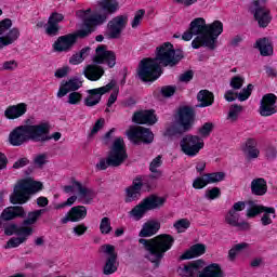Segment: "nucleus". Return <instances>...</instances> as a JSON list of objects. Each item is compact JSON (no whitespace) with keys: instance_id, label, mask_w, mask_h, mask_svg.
<instances>
[{"instance_id":"52","label":"nucleus","mask_w":277,"mask_h":277,"mask_svg":"<svg viewBox=\"0 0 277 277\" xmlns=\"http://www.w3.org/2000/svg\"><path fill=\"white\" fill-rule=\"evenodd\" d=\"M45 34L48 36H57V34H60V25L52 23H49L48 21V25L45 27Z\"/></svg>"},{"instance_id":"48","label":"nucleus","mask_w":277,"mask_h":277,"mask_svg":"<svg viewBox=\"0 0 277 277\" xmlns=\"http://www.w3.org/2000/svg\"><path fill=\"white\" fill-rule=\"evenodd\" d=\"M243 77L234 76L229 81V85L233 88V92H235V90H241V88H243Z\"/></svg>"},{"instance_id":"1","label":"nucleus","mask_w":277,"mask_h":277,"mask_svg":"<svg viewBox=\"0 0 277 277\" xmlns=\"http://www.w3.org/2000/svg\"><path fill=\"white\" fill-rule=\"evenodd\" d=\"M118 10H120V2L118 0L97 1L96 10L93 14L92 9L78 10L76 16L82 21L79 29L75 34L58 37L54 42V51L57 53L72 51V48L77 44V38L83 40L92 36L96 28L105 25V22L109 21Z\"/></svg>"},{"instance_id":"31","label":"nucleus","mask_w":277,"mask_h":277,"mask_svg":"<svg viewBox=\"0 0 277 277\" xmlns=\"http://www.w3.org/2000/svg\"><path fill=\"white\" fill-rule=\"evenodd\" d=\"M254 47L255 49H259L262 57H269V55H274V45H272V41H269L267 37L256 40Z\"/></svg>"},{"instance_id":"61","label":"nucleus","mask_w":277,"mask_h":277,"mask_svg":"<svg viewBox=\"0 0 277 277\" xmlns=\"http://www.w3.org/2000/svg\"><path fill=\"white\" fill-rule=\"evenodd\" d=\"M49 23H53L54 25H60L62 21H64V14L54 12L49 17Z\"/></svg>"},{"instance_id":"24","label":"nucleus","mask_w":277,"mask_h":277,"mask_svg":"<svg viewBox=\"0 0 277 277\" xmlns=\"http://www.w3.org/2000/svg\"><path fill=\"white\" fill-rule=\"evenodd\" d=\"M239 220H241V214H239V212H233L229 210L225 215V224H228V226H233L240 230H250V223Z\"/></svg>"},{"instance_id":"10","label":"nucleus","mask_w":277,"mask_h":277,"mask_svg":"<svg viewBox=\"0 0 277 277\" xmlns=\"http://www.w3.org/2000/svg\"><path fill=\"white\" fill-rule=\"evenodd\" d=\"M247 205L249 206V208L247 209V217H256V215H261V213H264L263 216L261 217L263 226H269L273 220L276 219L275 208L259 205V201L254 200L247 201Z\"/></svg>"},{"instance_id":"60","label":"nucleus","mask_w":277,"mask_h":277,"mask_svg":"<svg viewBox=\"0 0 277 277\" xmlns=\"http://www.w3.org/2000/svg\"><path fill=\"white\" fill-rule=\"evenodd\" d=\"M12 27V19L4 18L0 22V36H3Z\"/></svg>"},{"instance_id":"21","label":"nucleus","mask_w":277,"mask_h":277,"mask_svg":"<svg viewBox=\"0 0 277 277\" xmlns=\"http://www.w3.org/2000/svg\"><path fill=\"white\" fill-rule=\"evenodd\" d=\"M146 183L142 182V177H136L133 180L132 185L126 188V202H133L142 196V187Z\"/></svg>"},{"instance_id":"5","label":"nucleus","mask_w":277,"mask_h":277,"mask_svg":"<svg viewBox=\"0 0 277 277\" xmlns=\"http://www.w3.org/2000/svg\"><path fill=\"white\" fill-rule=\"evenodd\" d=\"M174 122L176 126L167 128L164 137H174L192 131L196 122V110L189 106H181L174 115Z\"/></svg>"},{"instance_id":"29","label":"nucleus","mask_w":277,"mask_h":277,"mask_svg":"<svg viewBox=\"0 0 277 277\" xmlns=\"http://www.w3.org/2000/svg\"><path fill=\"white\" fill-rule=\"evenodd\" d=\"M161 223L157 220H150L143 224V227L138 234V237H153L159 233Z\"/></svg>"},{"instance_id":"15","label":"nucleus","mask_w":277,"mask_h":277,"mask_svg":"<svg viewBox=\"0 0 277 277\" xmlns=\"http://www.w3.org/2000/svg\"><path fill=\"white\" fill-rule=\"evenodd\" d=\"M104 254H106V263L103 268V274L105 276H110V274H116L118 272V266H116V261H118V253L116 252V247L113 245L102 246Z\"/></svg>"},{"instance_id":"34","label":"nucleus","mask_w":277,"mask_h":277,"mask_svg":"<svg viewBox=\"0 0 277 277\" xmlns=\"http://www.w3.org/2000/svg\"><path fill=\"white\" fill-rule=\"evenodd\" d=\"M76 186V189L78 190L79 196L84 198V205H90L92 200L96 197V192L92 188H88L81 184V182H75L74 184Z\"/></svg>"},{"instance_id":"49","label":"nucleus","mask_w":277,"mask_h":277,"mask_svg":"<svg viewBox=\"0 0 277 277\" xmlns=\"http://www.w3.org/2000/svg\"><path fill=\"white\" fill-rule=\"evenodd\" d=\"M213 123L206 122L201 128L198 129L199 135H201V137H209V135H211L213 132Z\"/></svg>"},{"instance_id":"45","label":"nucleus","mask_w":277,"mask_h":277,"mask_svg":"<svg viewBox=\"0 0 277 277\" xmlns=\"http://www.w3.org/2000/svg\"><path fill=\"white\" fill-rule=\"evenodd\" d=\"M276 107L265 104V102H260V115L263 117L274 116L276 114Z\"/></svg>"},{"instance_id":"7","label":"nucleus","mask_w":277,"mask_h":277,"mask_svg":"<svg viewBox=\"0 0 277 277\" xmlns=\"http://www.w3.org/2000/svg\"><path fill=\"white\" fill-rule=\"evenodd\" d=\"M224 31V24L220 21H214L212 24H207L206 35L197 36L192 41L193 49H200V47H206L210 51H215L217 47V38L222 36Z\"/></svg>"},{"instance_id":"47","label":"nucleus","mask_w":277,"mask_h":277,"mask_svg":"<svg viewBox=\"0 0 277 277\" xmlns=\"http://www.w3.org/2000/svg\"><path fill=\"white\" fill-rule=\"evenodd\" d=\"M174 228L177 230V233H184L192 226V223L187 219H181L174 223Z\"/></svg>"},{"instance_id":"51","label":"nucleus","mask_w":277,"mask_h":277,"mask_svg":"<svg viewBox=\"0 0 277 277\" xmlns=\"http://www.w3.org/2000/svg\"><path fill=\"white\" fill-rule=\"evenodd\" d=\"M220 196H222V192L217 187L207 189L205 194V198H207L208 200H215V198H220Z\"/></svg>"},{"instance_id":"6","label":"nucleus","mask_w":277,"mask_h":277,"mask_svg":"<svg viewBox=\"0 0 277 277\" xmlns=\"http://www.w3.org/2000/svg\"><path fill=\"white\" fill-rule=\"evenodd\" d=\"M127 145L124 138L117 137L110 146L107 158H102L96 164L97 170H107L108 168H118L127 161Z\"/></svg>"},{"instance_id":"30","label":"nucleus","mask_w":277,"mask_h":277,"mask_svg":"<svg viewBox=\"0 0 277 277\" xmlns=\"http://www.w3.org/2000/svg\"><path fill=\"white\" fill-rule=\"evenodd\" d=\"M82 75H84L85 79H89V81H98V79L105 75V70L98 65H87Z\"/></svg>"},{"instance_id":"3","label":"nucleus","mask_w":277,"mask_h":277,"mask_svg":"<svg viewBox=\"0 0 277 277\" xmlns=\"http://www.w3.org/2000/svg\"><path fill=\"white\" fill-rule=\"evenodd\" d=\"M24 126L16 127L9 135V142L12 146H23L27 142H37L44 144L49 140L47 133H51V124L41 122L36 124L34 117L26 119Z\"/></svg>"},{"instance_id":"28","label":"nucleus","mask_w":277,"mask_h":277,"mask_svg":"<svg viewBox=\"0 0 277 277\" xmlns=\"http://www.w3.org/2000/svg\"><path fill=\"white\" fill-rule=\"evenodd\" d=\"M25 114H27V104L25 103L9 106L4 110V116L8 120H16V118H21V116H25Z\"/></svg>"},{"instance_id":"35","label":"nucleus","mask_w":277,"mask_h":277,"mask_svg":"<svg viewBox=\"0 0 277 277\" xmlns=\"http://www.w3.org/2000/svg\"><path fill=\"white\" fill-rule=\"evenodd\" d=\"M251 194L253 196H265L267 194V181L263 177L254 179L251 182Z\"/></svg>"},{"instance_id":"43","label":"nucleus","mask_w":277,"mask_h":277,"mask_svg":"<svg viewBox=\"0 0 277 277\" xmlns=\"http://www.w3.org/2000/svg\"><path fill=\"white\" fill-rule=\"evenodd\" d=\"M42 213H44V210H35L32 212L28 213V217L25 219L22 223L24 226H34L38 220H40Z\"/></svg>"},{"instance_id":"16","label":"nucleus","mask_w":277,"mask_h":277,"mask_svg":"<svg viewBox=\"0 0 277 277\" xmlns=\"http://www.w3.org/2000/svg\"><path fill=\"white\" fill-rule=\"evenodd\" d=\"M207 35V21L202 17L193 19L189 24V29L182 35V40L189 42L194 36Z\"/></svg>"},{"instance_id":"33","label":"nucleus","mask_w":277,"mask_h":277,"mask_svg":"<svg viewBox=\"0 0 277 277\" xmlns=\"http://www.w3.org/2000/svg\"><path fill=\"white\" fill-rule=\"evenodd\" d=\"M207 252V247L202 243H197L190 247L189 250L184 252L180 258L179 261H187L189 259H195V256H202Z\"/></svg>"},{"instance_id":"9","label":"nucleus","mask_w":277,"mask_h":277,"mask_svg":"<svg viewBox=\"0 0 277 277\" xmlns=\"http://www.w3.org/2000/svg\"><path fill=\"white\" fill-rule=\"evenodd\" d=\"M267 0H251L249 12L256 21L259 27L265 29L272 23V11L265 5Z\"/></svg>"},{"instance_id":"22","label":"nucleus","mask_w":277,"mask_h":277,"mask_svg":"<svg viewBox=\"0 0 277 277\" xmlns=\"http://www.w3.org/2000/svg\"><path fill=\"white\" fill-rule=\"evenodd\" d=\"M25 209L21 206L5 208L0 215V228L3 226V222L16 220V217H25Z\"/></svg>"},{"instance_id":"26","label":"nucleus","mask_w":277,"mask_h":277,"mask_svg":"<svg viewBox=\"0 0 277 277\" xmlns=\"http://www.w3.org/2000/svg\"><path fill=\"white\" fill-rule=\"evenodd\" d=\"M133 122H136V124H156L157 123V116L155 115V110H141L137 113H134Z\"/></svg>"},{"instance_id":"32","label":"nucleus","mask_w":277,"mask_h":277,"mask_svg":"<svg viewBox=\"0 0 277 277\" xmlns=\"http://www.w3.org/2000/svg\"><path fill=\"white\" fill-rule=\"evenodd\" d=\"M143 205H145L147 211H155V209H161L166 205V197L150 195L143 199Z\"/></svg>"},{"instance_id":"53","label":"nucleus","mask_w":277,"mask_h":277,"mask_svg":"<svg viewBox=\"0 0 277 277\" xmlns=\"http://www.w3.org/2000/svg\"><path fill=\"white\" fill-rule=\"evenodd\" d=\"M103 127H105V119L104 118L97 119L91 130V133L89 134V137L96 135V133H98L100 130L103 129Z\"/></svg>"},{"instance_id":"50","label":"nucleus","mask_w":277,"mask_h":277,"mask_svg":"<svg viewBox=\"0 0 277 277\" xmlns=\"http://www.w3.org/2000/svg\"><path fill=\"white\" fill-rule=\"evenodd\" d=\"M25 241H27L25 237H13L6 242L4 248H18V246L25 243Z\"/></svg>"},{"instance_id":"23","label":"nucleus","mask_w":277,"mask_h":277,"mask_svg":"<svg viewBox=\"0 0 277 277\" xmlns=\"http://www.w3.org/2000/svg\"><path fill=\"white\" fill-rule=\"evenodd\" d=\"M256 146H259V142H256V138L252 137L247 138V141L242 144L241 150L248 161H252V159H259L261 151Z\"/></svg>"},{"instance_id":"11","label":"nucleus","mask_w":277,"mask_h":277,"mask_svg":"<svg viewBox=\"0 0 277 277\" xmlns=\"http://www.w3.org/2000/svg\"><path fill=\"white\" fill-rule=\"evenodd\" d=\"M180 148L186 157H196L205 148V140L198 135L186 134L180 141Z\"/></svg>"},{"instance_id":"13","label":"nucleus","mask_w":277,"mask_h":277,"mask_svg":"<svg viewBox=\"0 0 277 277\" xmlns=\"http://www.w3.org/2000/svg\"><path fill=\"white\" fill-rule=\"evenodd\" d=\"M127 135L129 137V141L134 143L136 146H140V144H153L155 141V134H153V131L148 128L144 127H136L131 128Z\"/></svg>"},{"instance_id":"44","label":"nucleus","mask_w":277,"mask_h":277,"mask_svg":"<svg viewBox=\"0 0 277 277\" xmlns=\"http://www.w3.org/2000/svg\"><path fill=\"white\" fill-rule=\"evenodd\" d=\"M248 248V242H241L235 245L229 251H228V260L229 261H235L237 259V254L241 252V250H246Z\"/></svg>"},{"instance_id":"18","label":"nucleus","mask_w":277,"mask_h":277,"mask_svg":"<svg viewBox=\"0 0 277 277\" xmlns=\"http://www.w3.org/2000/svg\"><path fill=\"white\" fill-rule=\"evenodd\" d=\"M205 265L207 264L202 260L193 261L177 267L176 273L181 277H200Z\"/></svg>"},{"instance_id":"19","label":"nucleus","mask_w":277,"mask_h":277,"mask_svg":"<svg viewBox=\"0 0 277 277\" xmlns=\"http://www.w3.org/2000/svg\"><path fill=\"white\" fill-rule=\"evenodd\" d=\"M226 179V173L224 172H213V173H206L201 177L195 179L193 182V187L195 189H202L207 187V185L212 183H220Z\"/></svg>"},{"instance_id":"56","label":"nucleus","mask_w":277,"mask_h":277,"mask_svg":"<svg viewBox=\"0 0 277 277\" xmlns=\"http://www.w3.org/2000/svg\"><path fill=\"white\" fill-rule=\"evenodd\" d=\"M175 92H176V87H173V85H166V87H162L160 90V93L166 98H170V96H174Z\"/></svg>"},{"instance_id":"27","label":"nucleus","mask_w":277,"mask_h":277,"mask_svg":"<svg viewBox=\"0 0 277 277\" xmlns=\"http://www.w3.org/2000/svg\"><path fill=\"white\" fill-rule=\"evenodd\" d=\"M82 85H83V81H81V79H79L78 77H74L68 81H66L63 84V87L60 88L57 92V96L58 98H62L66 96L68 92H77V90H79V88H81Z\"/></svg>"},{"instance_id":"36","label":"nucleus","mask_w":277,"mask_h":277,"mask_svg":"<svg viewBox=\"0 0 277 277\" xmlns=\"http://www.w3.org/2000/svg\"><path fill=\"white\" fill-rule=\"evenodd\" d=\"M200 277H224V271L220 264L213 263L202 267Z\"/></svg>"},{"instance_id":"38","label":"nucleus","mask_w":277,"mask_h":277,"mask_svg":"<svg viewBox=\"0 0 277 277\" xmlns=\"http://www.w3.org/2000/svg\"><path fill=\"white\" fill-rule=\"evenodd\" d=\"M19 36H21V30H18V28H12L5 35V37H0V49H3V47H10V44H14V42H16Z\"/></svg>"},{"instance_id":"58","label":"nucleus","mask_w":277,"mask_h":277,"mask_svg":"<svg viewBox=\"0 0 277 277\" xmlns=\"http://www.w3.org/2000/svg\"><path fill=\"white\" fill-rule=\"evenodd\" d=\"M17 235H21L22 237H25V239H27V237H30V235H34V228L22 225L17 229Z\"/></svg>"},{"instance_id":"8","label":"nucleus","mask_w":277,"mask_h":277,"mask_svg":"<svg viewBox=\"0 0 277 277\" xmlns=\"http://www.w3.org/2000/svg\"><path fill=\"white\" fill-rule=\"evenodd\" d=\"M41 182H30L24 180L15 185L13 194L10 196V202L12 205H25V202L29 200L31 194H38V192H41Z\"/></svg>"},{"instance_id":"42","label":"nucleus","mask_w":277,"mask_h":277,"mask_svg":"<svg viewBox=\"0 0 277 277\" xmlns=\"http://www.w3.org/2000/svg\"><path fill=\"white\" fill-rule=\"evenodd\" d=\"M241 111H243V106L238 104H233L232 106H229L227 120H229V122H237L239 120V116L241 115Z\"/></svg>"},{"instance_id":"2","label":"nucleus","mask_w":277,"mask_h":277,"mask_svg":"<svg viewBox=\"0 0 277 277\" xmlns=\"http://www.w3.org/2000/svg\"><path fill=\"white\" fill-rule=\"evenodd\" d=\"M183 57V50H174L172 43L164 42L156 49L155 58H143L138 63L137 77L144 83L157 81L163 74L161 66L174 68Z\"/></svg>"},{"instance_id":"14","label":"nucleus","mask_w":277,"mask_h":277,"mask_svg":"<svg viewBox=\"0 0 277 277\" xmlns=\"http://www.w3.org/2000/svg\"><path fill=\"white\" fill-rule=\"evenodd\" d=\"M115 87L116 81L111 80L108 84L104 87L88 90L87 94L89 95L84 98L85 107H95V105H98V103H101V98H103V94L111 92Z\"/></svg>"},{"instance_id":"41","label":"nucleus","mask_w":277,"mask_h":277,"mask_svg":"<svg viewBox=\"0 0 277 277\" xmlns=\"http://www.w3.org/2000/svg\"><path fill=\"white\" fill-rule=\"evenodd\" d=\"M161 163H163L161 161V156L156 157L149 164V170L151 172V174L148 176V179H161L162 176V172L161 170L157 169V168H161Z\"/></svg>"},{"instance_id":"54","label":"nucleus","mask_w":277,"mask_h":277,"mask_svg":"<svg viewBox=\"0 0 277 277\" xmlns=\"http://www.w3.org/2000/svg\"><path fill=\"white\" fill-rule=\"evenodd\" d=\"M144 14H146V11L144 9H141L136 12L131 24L133 29L140 27V23L142 22V18H144Z\"/></svg>"},{"instance_id":"4","label":"nucleus","mask_w":277,"mask_h":277,"mask_svg":"<svg viewBox=\"0 0 277 277\" xmlns=\"http://www.w3.org/2000/svg\"><path fill=\"white\" fill-rule=\"evenodd\" d=\"M138 243H141L147 252L145 259L153 263L155 267H159L161 259L166 256V252L171 250L172 246H174V237L162 234L151 239L141 238L138 239Z\"/></svg>"},{"instance_id":"59","label":"nucleus","mask_w":277,"mask_h":277,"mask_svg":"<svg viewBox=\"0 0 277 277\" xmlns=\"http://www.w3.org/2000/svg\"><path fill=\"white\" fill-rule=\"evenodd\" d=\"M18 68V63L16 61H6L2 64L0 70H16Z\"/></svg>"},{"instance_id":"46","label":"nucleus","mask_w":277,"mask_h":277,"mask_svg":"<svg viewBox=\"0 0 277 277\" xmlns=\"http://www.w3.org/2000/svg\"><path fill=\"white\" fill-rule=\"evenodd\" d=\"M111 230V220H109V217L107 216L103 217L100 223V232L102 233V235H109Z\"/></svg>"},{"instance_id":"40","label":"nucleus","mask_w":277,"mask_h":277,"mask_svg":"<svg viewBox=\"0 0 277 277\" xmlns=\"http://www.w3.org/2000/svg\"><path fill=\"white\" fill-rule=\"evenodd\" d=\"M90 51H91L90 47L82 48L79 52H77L69 58V64H71L72 66H77L81 64L83 60H85V57L90 55Z\"/></svg>"},{"instance_id":"39","label":"nucleus","mask_w":277,"mask_h":277,"mask_svg":"<svg viewBox=\"0 0 277 277\" xmlns=\"http://www.w3.org/2000/svg\"><path fill=\"white\" fill-rule=\"evenodd\" d=\"M146 213H148V209L146 208V206L142 201L138 205H136L129 212V215H130V217H133V220H135V222H140V220H142V217H144V215H146Z\"/></svg>"},{"instance_id":"62","label":"nucleus","mask_w":277,"mask_h":277,"mask_svg":"<svg viewBox=\"0 0 277 277\" xmlns=\"http://www.w3.org/2000/svg\"><path fill=\"white\" fill-rule=\"evenodd\" d=\"M88 232V226H85V223H81L72 228L74 235H77V237H81V235H85Z\"/></svg>"},{"instance_id":"55","label":"nucleus","mask_w":277,"mask_h":277,"mask_svg":"<svg viewBox=\"0 0 277 277\" xmlns=\"http://www.w3.org/2000/svg\"><path fill=\"white\" fill-rule=\"evenodd\" d=\"M276 100H277V97L274 93H268L263 96V98L261 100V103H264V105H271V106L275 107Z\"/></svg>"},{"instance_id":"25","label":"nucleus","mask_w":277,"mask_h":277,"mask_svg":"<svg viewBox=\"0 0 277 277\" xmlns=\"http://www.w3.org/2000/svg\"><path fill=\"white\" fill-rule=\"evenodd\" d=\"M252 90H254V85L248 84L247 88L242 89L240 93H235L233 90H227L224 94L225 101L227 103H233V101H248L250 98V95L252 94Z\"/></svg>"},{"instance_id":"17","label":"nucleus","mask_w":277,"mask_h":277,"mask_svg":"<svg viewBox=\"0 0 277 277\" xmlns=\"http://www.w3.org/2000/svg\"><path fill=\"white\" fill-rule=\"evenodd\" d=\"M93 62L98 64H106L108 68L116 66V52L107 50V45H98L95 49Z\"/></svg>"},{"instance_id":"63","label":"nucleus","mask_w":277,"mask_h":277,"mask_svg":"<svg viewBox=\"0 0 277 277\" xmlns=\"http://www.w3.org/2000/svg\"><path fill=\"white\" fill-rule=\"evenodd\" d=\"M192 79H194V70H187L185 72H183L182 75H180L179 80L182 83H189V81H192Z\"/></svg>"},{"instance_id":"57","label":"nucleus","mask_w":277,"mask_h":277,"mask_svg":"<svg viewBox=\"0 0 277 277\" xmlns=\"http://www.w3.org/2000/svg\"><path fill=\"white\" fill-rule=\"evenodd\" d=\"M81 93L79 92H71L68 96V101L67 103H69V105H79V103H81Z\"/></svg>"},{"instance_id":"20","label":"nucleus","mask_w":277,"mask_h":277,"mask_svg":"<svg viewBox=\"0 0 277 277\" xmlns=\"http://www.w3.org/2000/svg\"><path fill=\"white\" fill-rule=\"evenodd\" d=\"M88 217V209L85 206H75L61 220V223L68 224V222H81Z\"/></svg>"},{"instance_id":"64","label":"nucleus","mask_w":277,"mask_h":277,"mask_svg":"<svg viewBox=\"0 0 277 277\" xmlns=\"http://www.w3.org/2000/svg\"><path fill=\"white\" fill-rule=\"evenodd\" d=\"M35 166L42 168L47 163V154L37 155L34 159Z\"/></svg>"},{"instance_id":"37","label":"nucleus","mask_w":277,"mask_h":277,"mask_svg":"<svg viewBox=\"0 0 277 277\" xmlns=\"http://www.w3.org/2000/svg\"><path fill=\"white\" fill-rule=\"evenodd\" d=\"M197 101L199 104L196 105V107H210V105H213L214 96L213 93H211L209 90H201L197 94Z\"/></svg>"},{"instance_id":"12","label":"nucleus","mask_w":277,"mask_h":277,"mask_svg":"<svg viewBox=\"0 0 277 277\" xmlns=\"http://www.w3.org/2000/svg\"><path fill=\"white\" fill-rule=\"evenodd\" d=\"M129 17L127 15H118L110 19L107 24L105 36L108 40H118L122 36V31L127 29Z\"/></svg>"}]
</instances>
